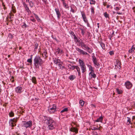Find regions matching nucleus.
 <instances>
[{
  "instance_id": "obj_50",
  "label": "nucleus",
  "mask_w": 135,
  "mask_h": 135,
  "mask_svg": "<svg viewBox=\"0 0 135 135\" xmlns=\"http://www.w3.org/2000/svg\"><path fill=\"white\" fill-rule=\"evenodd\" d=\"M71 11L73 13H74L75 12V10L74 9H73L72 8H71Z\"/></svg>"
},
{
  "instance_id": "obj_41",
  "label": "nucleus",
  "mask_w": 135,
  "mask_h": 135,
  "mask_svg": "<svg viewBox=\"0 0 135 135\" xmlns=\"http://www.w3.org/2000/svg\"><path fill=\"white\" fill-rule=\"evenodd\" d=\"M91 129L92 130H95L100 129L98 128H95V127H92L91 128Z\"/></svg>"
},
{
  "instance_id": "obj_34",
  "label": "nucleus",
  "mask_w": 135,
  "mask_h": 135,
  "mask_svg": "<svg viewBox=\"0 0 135 135\" xmlns=\"http://www.w3.org/2000/svg\"><path fill=\"white\" fill-rule=\"evenodd\" d=\"M29 6L31 7H32L33 6V4L32 1H30L29 2Z\"/></svg>"
},
{
  "instance_id": "obj_4",
  "label": "nucleus",
  "mask_w": 135,
  "mask_h": 135,
  "mask_svg": "<svg viewBox=\"0 0 135 135\" xmlns=\"http://www.w3.org/2000/svg\"><path fill=\"white\" fill-rule=\"evenodd\" d=\"M79 66L82 71L83 73H84L86 71V67L83 61L79 59Z\"/></svg>"
},
{
  "instance_id": "obj_16",
  "label": "nucleus",
  "mask_w": 135,
  "mask_h": 135,
  "mask_svg": "<svg viewBox=\"0 0 135 135\" xmlns=\"http://www.w3.org/2000/svg\"><path fill=\"white\" fill-rule=\"evenodd\" d=\"M86 65L88 66V67L89 68V70L90 71V74L94 72V71L93 68L92 67L91 65H89L88 64H87Z\"/></svg>"
},
{
  "instance_id": "obj_29",
  "label": "nucleus",
  "mask_w": 135,
  "mask_h": 135,
  "mask_svg": "<svg viewBox=\"0 0 135 135\" xmlns=\"http://www.w3.org/2000/svg\"><path fill=\"white\" fill-rule=\"evenodd\" d=\"M14 113L12 111H11L9 113V115L10 117H12L14 116Z\"/></svg>"
},
{
  "instance_id": "obj_45",
  "label": "nucleus",
  "mask_w": 135,
  "mask_h": 135,
  "mask_svg": "<svg viewBox=\"0 0 135 135\" xmlns=\"http://www.w3.org/2000/svg\"><path fill=\"white\" fill-rule=\"evenodd\" d=\"M85 22V23H86L87 26H88V27H90V24L89 23L88 21H87V22Z\"/></svg>"
},
{
  "instance_id": "obj_59",
  "label": "nucleus",
  "mask_w": 135,
  "mask_h": 135,
  "mask_svg": "<svg viewBox=\"0 0 135 135\" xmlns=\"http://www.w3.org/2000/svg\"><path fill=\"white\" fill-rule=\"evenodd\" d=\"M8 57H10V55H9L8 56Z\"/></svg>"
},
{
  "instance_id": "obj_19",
  "label": "nucleus",
  "mask_w": 135,
  "mask_h": 135,
  "mask_svg": "<svg viewBox=\"0 0 135 135\" xmlns=\"http://www.w3.org/2000/svg\"><path fill=\"white\" fill-rule=\"evenodd\" d=\"M75 69H76L77 70L78 74V75H80L81 74L79 68L78 66H75Z\"/></svg>"
},
{
  "instance_id": "obj_43",
  "label": "nucleus",
  "mask_w": 135,
  "mask_h": 135,
  "mask_svg": "<svg viewBox=\"0 0 135 135\" xmlns=\"http://www.w3.org/2000/svg\"><path fill=\"white\" fill-rule=\"evenodd\" d=\"M109 54L110 55H112L114 54V52L112 51H110L109 52Z\"/></svg>"
},
{
  "instance_id": "obj_48",
  "label": "nucleus",
  "mask_w": 135,
  "mask_h": 135,
  "mask_svg": "<svg viewBox=\"0 0 135 135\" xmlns=\"http://www.w3.org/2000/svg\"><path fill=\"white\" fill-rule=\"evenodd\" d=\"M35 17H36V19H37V20L38 21V20H40L39 17H38V16L37 15H35Z\"/></svg>"
},
{
  "instance_id": "obj_2",
  "label": "nucleus",
  "mask_w": 135,
  "mask_h": 135,
  "mask_svg": "<svg viewBox=\"0 0 135 135\" xmlns=\"http://www.w3.org/2000/svg\"><path fill=\"white\" fill-rule=\"evenodd\" d=\"M34 65L35 68L36 69H38L44 62L42 59L38 56H36L34 59Z\"/></svg>"
},
{
  "instance_id": "obj_52",
  "label": "nucleus",
  "mask_w": 135,
  "mask_h": 135,
  "mask_svg": "<svg viewBox=\"0 0 135 135\" xmlns=\"http://www.w3.org/2000/svg\"><path fill=\"white\" fill-rule=\"evenodd\" d=\"M81 33L83 34V35L84 33V31L83 29H81Z\"/></svg>"
},
{
  "instance_id": "obj_42",
  "label": "nucleus",
  "mask_w": 135,
  "mask_h": 135,
  "mask_svg": "<svg viewBox=\"0 0 135 135\" xmlns=\"http://www.w3.org/2000/svg\"><path fill=\"white\" fill-rule=\"evenodd\" d=\"M27 61L29 63H31L32 62L31 59H28L27 60Z\"/></svg>"
},
{
  "instance_id": "obj_24",
  "label": "nucleus",
  "mask_w": 135,
  "mask_h": 135,
  "mask_svg": "<svg viewBox=\"0 0 135 135\" xmlns=\"http://www.w3.org/2000/svg\"><path fill=\"white\" fill-rule=\"evenodd\" d=\"M103 15L105 18H108V19H109V15L106 12H105V13H104L103 14Z\"/></svg>"
},
{
  "instance_id": "obj_17",
  "label": "nucleus",
  "mask_w": 135,
  "mask_h": 135,
  "mask_svg": "<svg viewBox=\"0 0 135 135\" xmlns=\"http://www.w3.org/2000/svg\"><path fill=\"white\" fill-rule=\"evenodd\" d=\"M116 63L117 65H116L117 66V67L119 69H120L121 68L120 66V63L119 61L117 60L116 61Z\"/></svg>"
},
{
  "instance_id": "obj_26",
  "label": "nucleus",
  "mask_w": 135,
  "mask_h": 135,
  "mask_svg": "<svg viewBox=\"0 0 135 135\" xmlns=\"http://www.w3.org/2000/svg\"><path fill=\"white\" fill-rule=\"evenodd\" d=\"M58 65L59 67V68L61 70L63 69H64L65 68L64 66L60 63L58 64Z\"/></svg>"
},
{
  "instance_id": "obj_39",
  "label": "nucleus",
  "mask_w": 135,
  "mask_h": 135,
  "mask_svg": "<svg viewBox=\"0 0 135 135\" xmlns=\"http://www.w3.org/2000/svg\"><path fill=\"white\" fill-rule=\"evenodd\" d=\"M127 118L128 119L127 120V123H129L128 124L131 123V120L130 118L129 117H127Z\"/></svg>"
},
{
  "instance_id": "obj_53",
  "label": "nucleus",
  "mask_w": 135,
  "mask_h": 135,
  "mask_svg": "<svg viewBox=\"0 0 135 135\" xmlns=\"http://www.w3.org/2000/svg\"><path fill=\"white\" fill-rule=\"evenodd\" d=\"M42 1L44 2L45 4H46L47 3V0H42Z\"/></svg>"
},
{
  "instance_id": "obj_49",
  "label": "nucleus",
  "mask_w": 135,
  "mask_h": 135,
  "mask_svg": "<svg viewBox=\"0 0 135 135\" xmlns=\"http://www.w3.org/2000/svg\"><path fill=\"white\" fill-rule=\"evenodd\" d=\"M10 80L13 83L14 81V80H13V77H12L11 79H10Z\"/></svg>"
},
{
  "instance_id": "obj_37",
  "label": "nucleus",
  "mask_w": 135,
  "mask_h": 135,
  "mask_svg": "<svg viewBox=\"0 0 135 135\" xmlns=\"http://www.w3.org/2000/svg\"><path fill=\"white\" fill-rule=\"evenodd\" d=\"M94 8L93 7H91V11L92 13L94 14Z\"/></svg>"
},
{
  "instance_id": "obj_38",
  "label": "nucleus",
  "mask_w": 135,
  "mask_h": 135,
  "mask_svg": "<svg viewBox=\"0 0 135 135\" xmlns=\"http://www.w3.org/2000/svg\"><path fill=\"white\" fill-rule=\"evenodd\" d=\"M43 56H45V57H47V53L46 52H44L42 54Z\"/></svg>"
},
{
  "instance_id": "obj_56",
  "label": "nucleus",
  "mask_w": 135,
  "mask_h": 135,
  "mask_svg": "<svg viewBox=\"0 0 135 135\" xmlns=\"http://www.w3.org/2000/svg\"><path fill=\"white\" fill-rule=\"evenodd\" d=\"M63 52V51L62 50L60 51V53H61V54H62Z\"/></svg>"
},
{
  "instance_id": "obj_54",
  "label": "nucleus",
  "mask_w": 135,
  "mask_h": 135,
  "mask_svg": "<svg viewBox=\"0 0 135 135\" xmlns=\"http://www.w3.org/2000/svg\"><path fill=\"white\" fill-rule=\"evenodd\" d=\"M97 25H98V28H99V23H97Z\"/></svg>"
},
{
  "instance_id": "obj_21",
  "label": "nucleus",
  "mask_w": 135,
  "mask_h": 135,
  "mask_svg": "<svg viewBox=\"0 0 135 135\" xmlns=\"http://www.w3.org/2000/svg\"><path fill=\"white\" fill-rule=\"evenodd\" d=\"M76 78V76L74 75H71L69 77V79L71 80H73Z\"/></svg>"
},
{
  "instance_id": "obj_3",
  "label": "nucleus",
  "mask_w": 135,
  "mask_h": 135,
  "mask_svg": "<svg viewBox=\"0 0 135 135\" xmlns=\"http://www.w3.org/2000/svg\"><path fill=\"white\" fill-rule=\"evenodd\" d=\"M80 44L82 48L84 50L87 51L89 53H91L93 52L92 50L86 45L83 42H81Z\"/></svg>"
},
{
  "instance_id": "obj_15",
  "label": "nucleus",
  "mask_w": 135,
  "mask_h": 135,
  "mask_svg": "<svg viewBox=\"0 0 135 135\" xmlns=\"http://www.w3.org/2000/svg\"><path fill=\"white\" fill-rule=\"evenodd\" d=\"M135 49V45H133L131 47V49L128 51L129 53H132L134 51Z\"/></svg>"
},
{
  "instance_id": "obj_27",
  "label": "nucleus",
  "mask_w": 135,
  "mask_h": 135,
  "mask_svg": "<svg viewBox=\"0 0 135 135\" xmlns=\"http://www.w3.org/2000/svg\"><path fill=\"white\" fill-rule=\"evenodd\" d=\"M32 81L33 83L34 84H36V78L35 77H32Z\"/></svg>"
},
{
  "instance_id": "obj_11",
  "label": "nucleus",
  "mask_w": 135,
  "mask_h": 135,
  "mask_svg": "<svg viewBox=\"0 0 135 135\" xmlns=\"http://www.w3.org/2000/svg\"><path fill=\"white\" fill-rule=\"evenodd\" d=\"M125 85L126 88L128 89L131 88L132 86V83L129 81H127L125 82Z\"/></svg>"
},
{
  "instance_id": "obj_57",
  "label": "nucleus",
  "mask_w": 135,
  "mask_h": 135,
  "mask_svg": "<svg viewBox=\"0 0 135 135\" xmlns=\"http://www.w3.org/2000/svg\"><path fill=\"white\" fill-rule=\"evenodd\" d=\"M12 11H13V12L14 13H15L16 11H15V10H13Z\"/></svg>"
},
{
  "instance_id": "obj_62",
  "label": "nucleus",
  "mask_w": 135,
  "mask_h": 135,
  "mask_svg": "<svg viewBox=\"0 0 135 135\" xmlns=\"http://www.w3.org/2000/svg\"><path fill=\"white\" fill-rule=\"evenodd\" d=\"M21 49V47H20L19 48V50H20Z\"/></svg>"
},
{
  "instance_id": "obj_14",
  "label": "nucleus",
  "mask_w": 135,
  "mask_h": 135,
  "mask_svg": "<svg viewBox=\"0 0 135 135\" xmlns=\"http://www.w3.org/2000/svg\"><path fill=\"white\" fill-rule=\"evenodd\" d=\"M70 131L73 132H75L76 133H77L78 132V129L74 127L71 128L70 129Z\"/></svg>"
},
{
  "instance_id": "obj_55",
  "label": "nucleus",
  "mask_w": 135,
  "mask_h": 135,
  "mask_svg": "<svg viewBox=\"0 0 135 135\" xmlns=\"http://www.w3.org/2000/svg\"><path fill=\"white\" fill-rule=\"evenodd\" d=\"M135 119V116H133L132 118V119Z\"/></svg>"
},
{
  "instance_id": "obj_64",
  "label": "nucleus",
  "mask_w": 135,
  "mask_h": 135,
  "mask_svg": "<svg viewBox=\"0 0 135 135\" xmlns=\"http://www.w3.org/2000/svg\"><path fill=\"white\" fill-rule=\"evenodd\" d=\"M24 135H27L25 133H24Z\"/></svg>"
},
{
  "instance_id": "obj_30",
  "label": "nucleus",
  "mask_w": 135,
  "mask_h": 135,
  "mask_svg": "<svg viewBox=\"0 0 135 135\" xmlns=\"http://www.w3.org/2000/svg\"><path fill=\"white\" fill-rule=\"evenodd\" d=\"M116 91L118 94H120L122 93L123 91L122 90H119L118 89H116Z\"/></svg>"
},
{
  "instance_id": "obj_10",
  "label": "nucleus",
  "mask_w": 135,
  "mask_h": 135,
  "mask_svg": "<svg viewBox=\"0 0 135 135\" xmlns=\"http://www.w3.org/2000/svg\"><path fill=\"white\" fill-rule=\"evenodd\" d=\"M15 92L18 94H20L23 92L22 88L20 86H18L15 88Z\"/></svg>"
},
{
  "instance_id": "obj_6",
  "label": "nucleus",
  "mask_w": 135,
  "mask_h": 135,
  "mask_svg": "<svg viewBox=\"0 0 135 135\" xmlns=\"http://www.w3.org/2000/svg\"><path fill=\"white\" fill-rule=\"evenodd\" d=\"M92 60L94 66L97 68H99L100 66V65L99 63L97 62V60L94 56L92 57Z\"/></svg>"
},
{
  "instance_id": "obj_8",
  "label": "nucleus",
  "mask_w": 135,
  "mask_h": 135,
  "mask_svg": "<svg viewBox=\"0 0 135 135\" xmlns=\"http://www.w3.org/2000/svg\"><path fill=\"white\" fill-rule=\"evenodd\" d=\"M56 106L55 105H53L52 106H50V108L48 109L49 113L50 114L54 113L56 111Z\"/></svg>"
},
{
  "instance_id": "obj_60",
  "label": "nucleus",
  "mask_w": 135,
  "mask_h": 135,
  "mask_svg": "<svg viewBox=\"0 0 135 135\" xmlns=\"http://www.w3.org/2000/svg\"><path fill=\"white\" fill-rule=\"evenodd\" d=\"M117 14L120 15V13H118V12H117Z\"/></svg>"
},
{
  "instance_id": "obj_51",
  "label": "nucleus",
  "mask_w": 135,
  "mask_h": 135,
  "mask_svg": "<svg viewBox=\"0 0 135 135\" xmlns=\"http://www.w3.org/2000/svg\"><path fill=\"white\" fill-rule=\"evenodd\" d=\"M73 36H74V38L75 40H77V37H76L75 34H74Z\"/></svg>"
},
{
  "instance_id": "obj_63",
  "label": "nucleus",
  "mask_w": 135,
  "mask_h": 135,
  "mask_svg": "<svg viewBox=\"0 0 135 135\" xmlns=\"http://www.w3.org/2000/svg\"><path fill=\"white\" fill-rule=\"evenodd\" d=\"M109 5H107V8H109Z\"/></svg>"
},
{
  "instance_id": "obj_18",
  "label": "nucleus",
  "mask_w": 135,
  "mask_h": 135,
  "mask_svg": "<svg viewBox=\"0 0 135 135\" xmlns=\"http://www.w3.org/2000/svg\"><path fill=\"white\" fill-rule=\"evenodd\" d=\"M54 62L55 64L58 65V64L60 63L61 61L59 59H55L54 60Z\"/></svg>"
},
{
  "instance_id": "obj_47",
  "label": "nucleus",
  "mask_w": 135,
  "mask_h": 135,
  "mask_svg": "<svg viewBox=\"0 0 135 135\" xmlns=\"http://www.w3.org/2000/svg\"><path fill=\"white\" fill-rule=\"evenodd\" d=\"M30 20L32 21L33 22H35L36 21V20L34 18H31L30 19Z\"/></svg>"
},
{
  "instance_id": "obj_5",
  "label": "nucleus",
  "mask_w": 135,
  "mask_h": 135,
  "mask_svg": "<svg viewBox=\"0 0 135 135\" xmlns=\"http://www.w3.org/2000/svg\"><path fill=\"white\" fill-rule=\"evenodd\" d=\"M23 126L26 128H30L32 126V124L31 121L26 122L24 121L23 122Z\"/></svg>"
},
{
  "instance_id": "obj_40",
  "label": "nucleus",
  "mask_w": 135,
  "mask_h": 135,
  "mask_svg": "<svg viewBox=\"0 0 135 135\" xmlns=\"http://www.w3.org/2000/svg\"><path fill=\"white\" fill-rule=\"evenodd\" d=\"M115 9L116 10V11H118L120 9V8L119 7H116L115 8Z\"/></svg>"
},
{
  "instance_id": "obj_58",
  "label": "nucleus",
  "mask_w": 135,
  "mask_h": 135,
  "mask_svg": "<svg viewBox=\"0 0 135 135\" xmlns=\"http://www.w3.org/2000/svg\"><path fill=\"white\" fill-rule=\"evenodd\" d=\"M26 1L27 2H29V0H26Z\"/></svg>"
},
{
  "instance_id": "obj_1",
  "label": "nucleus",
  "mask_w": 135,
  "mask_h": 135,
  "mask_svg": "<svg viewBox=\"0 0 135 135\" xmlns=\"http://www.w3.org/2000/svg\"><path fill=\"white\" fill-rule=\"evenodd\" d=\"M46 120L47 129L51 130L54 129L56 126V122L51 117H46Z\"/></svg>"
},
{
  "instance_id": "obj_61",
  "label": "nucleus",
  "mask_w": 135,
  "mask_h": 135,
  "mask_svg": "<svg viewBox=\"0 0 135 135\" xmlns=\"http://www.w3.org/2000/svg\"><path fill=\"white\" fill-rule=\"evenodd\" d=\"M61 1H62V2H63L64 1H65V0H60Z\"/></svg>"
},
{
  "instance_id": "obj_33",
  "label": "nucleus",
  "mask_w": 135,
  "mask_h": 135,
  "mask_svg": "<svg viewBox=\"0 0 135 135\" xmlns=\"http://www.w3.org/2000/svg\"><path fill=\"white\" fill-rule=\"evenodd\" d=\"M95 1L94 0H90V4H95Z\"/></svg>"
},
{
  "instance_id": "obj_44",
  "label": "nucleus",
  "mask_w": 135,
  "mask_h": 135,
  "mask_svg": "<svg viewBox=\"0 0 135 135\" xmlns=\"http://www.w3.org/2000/svg\"><path fill=\"white\" fill-rule=\"evenodd\" d=\"M57 52L58 53H60V50L58 48L57 50Z\"/></svg>"
},
{
  "instance_id": "obj_36",
  "label": "nucleus",
  "mask_w": 135,
  "mask_h": 135,
  "mask_svg": "<svg viewBox=\"0 0 135 135\" xmlns=\"http://www.w3.org/2000/svg\"><path fill=\"white\" fill-rule=\"evenodd\" d=\"M26 11L28 13H31V11L29 9V8L28 7L26 8H25Z\"/></svg>"
},
{
  "instance_id": "obj_9",
  "label": "nucleus",
  "mask_w": 135,
  "mask_h": 135,
  "mask_svg": "<svg viewBox=\"0 0 135 135\" xmlns=\"http://www.w3.org/2000/svg\"><path fill=\"white\" fill-rule=\"evenodd\" d=\"M76 50L80 54H82L83 55H89L88 54L87 52L84 51L83 50H81L79 48L76 47Z\"/></svg>"
},
{
  "instance_id": "obj_12",
  "label": "nucleus",
  "mask_w": 135,
  "mask_h": 135,
  "mask_svg": "<svg viewBox=\"0 0 135 135\" xmlns=\"http://www.w3.org/2000/svg\"><path fill=\"white\" fill-rule=\"evenodd\" d=\"M81 14L82 15V17L83 19V21L85 22H87V21H88V20L86 17L85 15V13L82 12L81 11Z\"/></svg>"
},
{
  "instance_id": "obj_28",
  "label": "nucleus",
  "mask_w": 135,
  "mask_h": 135,
  "mask_svg": "<svg viewBox=\"0 0 135 135\" xmlns=\"http://www.w3.org/2000/svg\"><path fill=\"white\" fill-rule=\"evenodd\" d=\"M84 102L83 100H81L79 101V104L80 105L82 106H84Z\"/></svg>"
},
{
  "instance_id": "obj_22",
  "label": "nucleus",
  "mask_w": 135,
  "mask_h": 135,
  "mask_svg": "<svg viewBox=\"0 0 135 135\" xmlns=\"http://www.w3.org/2000/svg\"><path fill=\"white\" fill-rule=\"evenodd\" d=\"M89 74V75H91V77H93L94 78H95L96 76V74L94 73V72L91 73V74H90V72Z\"/></svg>"
},
{
  "instance_id": "obj_32",
  "label": "nucleus",
  "mask_w": 135,
  "mask_h": 135,
  "mask_svg": "<svg viewBox=\"0 0 135 135\" xmlns=\"http://www.w3.org/2000/svg\"><path fill=\"white\" fill-rule=\"evenodd\" d=\"M68 109L67 108H65L63 110H62L61 111V113H63L65 112H67L68 110Z\"/></svg>"
},
{
  "instance_id": "obj_25",
  "label": "nucleus",
  "mask_w": 135,
  "mask_h": 135,
  "mask_svg": "<svg viewBox=\"0 0 135 135\" xmlns=\"http://www.w3.org/2000/svg\"><path fill=\"white\" fill-rule=\"evenodd\" d=\"M62 4L64 7V8H69V7L68 5H67L65 2V1H64L62 2Z\"/></svg>"
},
{
  "instance_id": "obj_7",
  "label": "nucleus",
  "mask_w": 135,
  "mask_h": 135,
  "mask_svg": "<svg viewBox=\"0 0 135 135\" xmlns=\"http://www.w3.org/2000/svg\"><path fill=\"white\" fill-rule=\"evenodd\" d=\"M17 120V118H14L10 119L9 121V123L10 126L12 127H13L16 126L15 123H16Z\"/></svg>"
},
{
  "instance_id": "obj_35",
  "label": "nucleus",
  "mask_w": 135,
  "mask_h": 135,
  "mask_svg": "<svg viewBox=\"0 0 135 135\" xmlns=\"http://www.w3.org/2000/svg\"><path fill=\"white\" fill-rule=\"evenodd\" d=\"M22 27L23 28H26L27 27V25L25 23H24L23 24L22 26Z\"/></svg>"
},
{
  "instance_id": "obj_13",
  "label": "nucleus",
  "mask_w": 135,
  "mask_h": 135,
  "mask_svg": "<svg viewBox=\"0 0 135 135\" xmlns=\"http://www.w3.org/2000/svg\"><path fill=\"white\" fill-rule=\"evenodd\" d=\"M55 10L56 12V15H57V17L59 19H60V18L61 14L59 10V9H58L56 8Z\"/></svg>"
},
{
  "instance_id": "obj_31",
  "label": "nucleus",
  "mask_w": 135,
  "mask_h": 135,
  "mask_svg": "<svg viewBox=\"0 0 135 135\" xmlns=\"http://www.w3.org/2000/svg\"><path fill=\"white\" fill-rule=\"evenodd\" d=\"M100 45L102 47V48L103 49H105V45L104 44L102 43V42H100Z\"/></svg>"
},
{
  "instance_id": "obj_20",
  "label": "nucleus",
  "mask_w": 135,
  "mask_h": 135,
  "mask_svg": "<svg viewBox=\"0 0 135 135\" xmlns=\"http://www.w3.org/2000/svg\"><path fill=\"white\" fill-rule=\"evenodd\" d=\"M75 66H72L70 64H69L68 65V67L70 69L74 70L75 69Z\"/></svg>"
},
{
  "instance_id": "obj_46",
  "label": "nucleus",
  "mask_w": 135,
  "mask_h": 135,
  "mask_svg": "<svg viewBox=\"0 0 135 135\" xmlns=\"http://www.w3.org/2000/svg\"><path fill=\"white\" fill-rule=\"evenodd\" d=\"M23 5L25 8L28 7L27 5L24 3H23Z\"/></svg>"
},
{
  "instance_id": "obj_23",
  "label": "nucleus",
  "mask_w": 135,
  "mask_h": 135,
  "mask_svg": "<svg viewBox=\"0 0 135 135\" xmlns=\"http://www.w3.org/2000/svg\"><path fill=\"white\" fill-rule=\"evenodd\" d=\"M103 117H102L101 116L99 118H98L96 120H95V121L97 122H102L103 120Z\"/></svg>"
}]
</instances>
